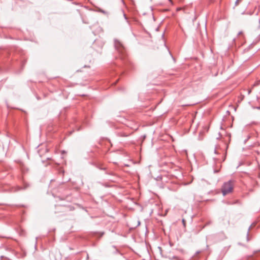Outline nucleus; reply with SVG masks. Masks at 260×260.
I'll list each match as a JSON object with an SVG mask.
<instances>
[{
  "label": "nucleus",
  "instance_id": "obj_1",
  "mask_svg": "<svg viewBox=\"0 0 260 260\" xmlns=\"http://www.w3.org/2000/svg\"><path fill=\"white\" fill-rule=\"evenodd\" d=\"M233 185L234 182L232 180L223 184L221 188V191L223 196H225L233 191Z\"/></svg>",
  "mask_w": 260,
  "mask_h": 260
},
{
  "label": "nucleus",
  "instance_id": "obj_2",
  "mask_svg": "<svg viewBox=\"0 0 260 260\" xmlns=\"http://www.w3.org/2000/svg\"><path fill=\"white\" fill-rule=\"evenodd\" d=\"M114 46L115 49L119 53L124 55L125 48L122 44L118 40H114Z\"/></svg>",
  "mask_w": 260,
  "mask_h": 260
},
{
  "label": "nucleus",
  "instance_id": "obj_3",
  "mask_svg": "<svg viewBox=\"0 0 260 260\" xmlns=\"http://www.w3.org/2000/svg\"><path fill=\"white\" fill-rule=\"evenodd\" d=\"M26 188V186L23 187V188L21 187H20V186H14V187H11L10 188V191L12 192H16V191H19V190H22V189H24Z\"/></svg>",
  "mask_w": 260,
  "mask_h": 260
},
{
  "label": "nucleus",
  "instance_id": "obj_4",
  "mask_svg": "<svg viewBox=\"0 0 260 260\" xmlns=\"http://www.w3.org/2000/svg\"><path fill=\"white\" fill-rule=\"evenodd\" d=\"M116 135L117 136L121 137H126L128 136V135L125 134V133L122 132H117L116 133Z\"/></svg>",
  "mask_w": 260,
  "mask_h": 260
},
{
  "label": "nucleus",
  "instance_id": "obj_5",
  "mask_svg": "<svg viewBox=\"0 0 260 260\" xmlns=\"http://www.w3.org/2000/svg\"><path fill=\"white\" fill-rule=\"evenodd\" d=\"M254 224L253 223L252 224H251L249 228H248V231L247 232V241L248 242L249 239V231L250 230H251V229L252 228V227L253 226V225H254Z\"/></svg>",
  "mask_w": 260,
  "mask_h": 260
},
{
  "label": "nucleus",
  "instance_id": "obj_6",
  "mask_svg": "<svg viewBox=\"0 0 260 260\" xmlns=\"http://www.w3.org/2000/svg\"><path fill=\"white\" fill-rule=\"evenodd\" d=\"M20 235L21 236H24L25 235V232L23 230H21V232L20 233Z\"/></svg>",
  "mask_w": 260,
  "mask_h": 260
},
{
  "label": "nucleus",
  "instance_id": "obj_7",
  "mask_svg": "<svg viewBox=\"0 0 260 260\" xmlns=\"http://www.w3.org/2000/svg\"><path fill=\"white\" fill-rule=\"evenodd\" d=\"M97 168H99V169L101 170H106V168H103V167H101V166H100L99 165H98L97 166Z\"/></svg>",
  "mask_w": 260,
  "mask_h": 260
},
{
  "label": "nucleus",
  "instance_id": "obj_8",
  "mask_svg": "<svg viewBox=\"0 0 260 260\" xmlns=\"http://www.w3.org/2000/svg\"><path fill=\"white\" fill-rule=\"evenodd\" d=\"M95 235H96H96L98 236L99 238H100V237H101L103 236V233L95 234Z\"/></svg>",
  "mask_w": 260,
  "mask_h": 260
},
{
  "label": "nucleus",
  "instance_id": "obj_9",
  "mask_svg": "<svg viewBox=\"0 0 260 260\" xmlns=\"http://www.w3.org/2000/svg\"><path fill=\"white\" fill-rule=\"evenodd\" d=\"M99 11L101 12V13H103V14H106V13L105 11H104L103 10H102V9H99Z\"/></svg>",
  "mask_w": 260,
  "mask_h": 260
},
{
  "label": "nucleus",
  "instance_id": "obj_10",
  "mask_svg": "<svg viewBox=\"0 0 260 260\" xmlns=\"http://www.w3.org/2000/svg\"><path fill=\"white\" fill-rule=\"evenodd\" d=\"M260 84V80L254 84V86L258 85Z\"/></svg>",
  "mask_w": 260,
  "mask_h": 260
},
{
  "label": "nucleus",
  "instance_id": "obj_11",
  "mask_svg": "<svg viewBox=\"0 0 260 260\" xmlns=\"http://www.w3.org/2000/svg\"><path fill=\"white\" fill-rule=\"evenodd\" d=\"M106 173L109 175H113V173L112 172H106Z\"/></svg>",
  "mask_w": 260,
  "mask_h": 260
},
{
  "label": "nucleus",
  "instance_id": "obj_12",
  "mask_svg": "<svg viewBox=\"0 0 260 260\" xmlns=\"http://www.w3.org/2000/svg\"><path fill=\"white\" fill-rule=\"evenodd\" d=\"M251 92V89H249L248 90V94H249Z\"/></svg>",
  "mask_w": 260,
  "mask_h": 260
},
{
  "label": "nucleus",
  "instance_id": "obj_13",
  "mask_svg": "<svg viewBox=\"0 0 260 260\" xmlns=\"http://www.w3.org/2000/svg\"><path fill=\"white\" fill-rule=\"evenodd\" d=\"M241 34H242V31H239V32H238V35H241Z\"/></svg>",
  "mask_w": 260,
  "mask_h": 260
},
{
  "label": "nucleus",
  "instance_id": "obj_14",
  "mask_svg": "<svg viewBox=\"0 0 260 260\" xmlns=\"http://www.w3.org/2000/svg\"><path fill=\"white\" fill-rule=\"evenodd\" d=\"M238 0H237V1H236V3H235V4H236V5H237V4H238Z\"/></svg>",
  "mask_w": 260,
  "mask_h": 260
},
{
  "label": "nucleus",
  "instance_id": "obj_15",
  "mask_svg": "<svg viewBox=\"0 0 260 260\" xmlns=\"http://www.w3.org/2000/svg\"><path fill=\"white\" fill-rule=\"evenodd\" d=\"M182 222L183 223V224H184L185 223V220L184 219H182Z\"/></svg>",
  "mask_w": 260,
  "mask_h": 260
},
{
  "label": "nucleus",
  "instance_id": "obj_16",
  "mask_svg": "<svg viewBox=\"0 0 260 260\" xmlns=\"http://www.w3.org/2000/svg\"><path fill=\"white\" fill-rule=\"evenodd\" d=\"M218 172V171H216V170H215V171H214V172H215V173H216V172Z\"/></svg>",
  "mask_w": 260,
  "mask_h": 260
},
{
  "label": "nucleus",
  "instance_id": "obj_17",
  "mask_svg": "<svg viewBox=\"0 0 260 260\" xmlns=\"http://www.w3.org/2000/svg\"><path fill=\"white\" fill-rule=\"evenodd\" d=\"M171 3H173L172 1L171 0H169Z\"/></svg>",
  "mask_w": 260,
  "mask_h": 260
},
{
  "label": "nucleus",
  "instance_id": "obj_18",
  "mask_svg": "<svg viewBox=\"0 0 260 260\" xmlns=\"http://www.w3.org/2000/svg\"><path fill=\"white\" fill-rule=\"evenodd\" d=\"M259 27H260V20H259Z\"/></svg>",
  "mask_w": 260,
  "mask_h": 260
},
{
  "label": "nucleus",
  "instance_id": "obj_19",
  "mask_svg": "<svg viewBox=\"0 0 260 260\" xmlns=\"http://www.w3.org/2000/svg\"><path fill=\"white\" fill-rule=\"evenodd\" d=\"M214 152L216 153V150H214Z\"/></svg>",
  "mask_w": 260,
  "mask_h": 260
},
{
  "label": "nucleus",
  "instance_id": "obj_20",
  "mask_svg": "<svg viewBox=\"0 0 260 260\" xmlns=\"http://www.w3.org/2000/svg\"><path fill=\"white\" fill-rule=\"evenodd\" d=\"M140 224V221H139L138 225H139Z\"/></svg>",
  "mask_w": 260,
  "mask_h": 260
}]
</instances>
